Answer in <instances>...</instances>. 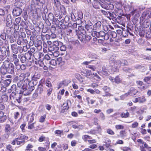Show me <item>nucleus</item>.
I'll return each mask as SVG.
<instances>
[{
    "mask_svg": "<svg viewBox=\"0 0 151 151\" xmlns=\"http://www.w3.org/2000/svg\"><path fill=\"white\" fill-rule=\"evenodd\" d=\"M121 65H128L127 61L125 60H120Z\"/></svg>",
    "mask_w": 151,
    "mask_h": 151,
    "instance_id": "nucleus-45",
    "label": "nucleus"
},
{
    "mask_svg": "<svg viewBox=\"0 0 151 151\" xmlns=\"http://www.w3.org/2000/svg\"><path fill=\"white\" fill-rule=\"evenodd\" d=\"M73 31L70 29H68L66 31V34L67 35L70 36H73Z\"/></svg>",
    "mask_w": 151,
    "mask_h": 151,
    "instance_id": "nucleus-33",
    "label": "nucleus"
},
{
    "mask_svg": "<svg viewBox=\"0 0 151 151\" xmlns=\"http://www.w3.org/2000/svg\"><path fill=\"white\" fill-rule=\"evenodd\" d=\"M114 65L116 69L120 68L121 65V62L120 60H115L114 62Z\"/></svg>",
    "mask_w": 151,
    "mask_h": 151,
    "instance_id": "nucleus-15",
    "label": "nucleus"
},
{
    "mask_svg": "<svg viewBox=\"0 0 151 151\" xmlns=\"http://www.w3.org/2000/svg\"><path fill=\"white\" fill-rule=\"evenodd\" d=\"M53 89L52 87L50 88L49 89L47 90V95L48 96H50V95L51 94L52 92V91Z\"/></svg>",
    "mask_w": 151,
    "mask_h": 151,
    "instance_id": "nucleus-64",
    "label": "nucleus"
},
{
    "mask_svg": "<svg viewBox=\"0 0 151 151\" xmlns=\"http://www.w3.org/2000/svg\"><path fill=\"white\" fill-rule=\"evenodd\" d=\"M87 23H88L86 24L85 26L86 29H87L88 31L89 30H92V26L93 24L89 21Z\"/></svg>",
    "mask_w": 151,
    "mask_h": 151,
    "instance_id": "nucleus-16",
    "label": "nucleus"
},
{
    "mask_svg": "<svg viewBox=\"0 0 151 151\" xmlns=\"http://www.w3.org/2000/svg\"><path fill=\"white\" fill-rule=\"evenodd\" d=\"M46 0H33L35 4H38V2H40L42 4H44Z\"/></svg>",
    "mask_w": 151,
    "mask_h": 151,
    "instance_id": "nucleus-35",
    "label": "nucleus"
},
{
    "mask_svg": "<svg viewBox=\"0 0 151 151\" xmlns=\"http://www.w3.org/2000/svg\"><path fill=\"white\" fill-rule=\"evenodd\" d=\"M12 23V17L10 14H8L6 19V34H9L11 30V26Z\"/></svg>",
    "mask_w": 151,
    "mask_h": 151,
    "instance_id": "nucleus-2",
    "label": "nucleus"
},
{
    "mask_svg": "<svg viewBox=\"0 0 151 151\" xmlns=\"http://www.w3.org/2000/svg\"><path fill=\"white\" fill-rule=\"evenodd\" d=\"M9 133H6L5 134L1 137V138L3 140H5L7 139L9 136Z\"/></svg>",
    "mask_w": 151,
    "mask_h": 151,
    "instance_id": "nucleus-39",
    "label": "nucleus"
},
{
    "mask_svg": "<svg viewBox=\"0 0 151 151\" xmlns=\"http://www.w3.org/2000/svg\"><path fill=\"white\" fill-rule=\"evenodd\" d=\"M78 39L81 41L82 42L86 43V41L85 38H86V36L84 35H83L81 34H79L78 36Z\"/></svg>",
    "mask_w": 151,
    "mask_h": 151,
    "instance_id": "nucleus-13",
    "label": "nucleus"
},
{
    "mask_svg": "<svg viewBox=\"0 0 151 151\" xmlns=\"http://www.w3.org/2000/svg\"><path fill=\"white\" fill-rule=\"evenodd\" d=\"M55 47L53 45L50 46H48V50L49 51L51 52L52 54H53L54 56H55V53H57V52L55 50Z\"/></svg>",
    "mask_w": 151,
    "mask_h": 151,
    "instance_id": "nucleus-12",
    "label": "nucleus"
},
{
    "mask_svg": "<svg viewBox=\"0 0 151 151\" xmlns=\"http://www.w3.org/2000/svg\"><path fill=\"white\" fill-rule=\"evenodd\" d=\"M86 38H85L86 43L87 42H89L91 39V36L89 35H85Z\"/></svg>",
    "mask_w": 151,
    "mask_h": 151,
    "instance_id": "nucleus-58",
    "label": "nucleus"
},
{
    "mask_svg": "<svg viewBox=\"0 0 151 151\" xmlns=\"http://www.w3.org/2000/svg\"><path fill=\"white\" fill-rule=\"evenodd\" d=\"M110 35L113 38H115L117 37V34L115 32H111L110 33Z\"/></svg>",
    "mask_w": 151,
    "mask_h": 151,
    "instance_id": "nucleus-61",
    "label": "nucleus"
},
{
    "mask_svg": "<svg viewBox=\"0 0 151 151\" xmlns=\"http://www.w3.org/2000/svg\"><path fill=\"white\" fill-rule=\"evenodd\" d=\"M18 58H20V61L22 63L26 62V60H27L25 55L23 54L19 55Z\"/></svg>",
    "mask_w": 151,
    "mask_h": 151,
    "instance_id": "nucleus-17",
    "label": "nucleus"
},
{
    "mask_svg": "<svg viewBox=\"0 0 151 151\" xmlns=\"http://www.w3.org/2000/svg\"><path fill=\"white\" fill-rule=\"evenodd\" d=\"M7 70V72L11 74H12L14 73V67L13 64L11 63L9 66H8V68H6Z\"/></svg>",
    "mask_w": 151,
    "mask_h": 151,
    "instance_id": "nucleus-7",
    "label": "nucleus"
},
{
    "mask_svg": "<svg viewBox=\"0 0 151 151\" xmlns=\"http://www.w3.org/2000/svg\"><path fill=\"white\" fill-rule=\"evenodd\" d=\"M86 68L91 69L93 71H95L96 69V68L94 65H88L86 66Z\"/></svg>",
    "mask_w": 151,
    "mask_h": 151,
    "instance_id": "nucleus-56",
    "label": "nucleus"
},
{
    "mask_svg": "<svg viewBox=\"0 0 151 151\" xmlns=\"http://www.w3.org/2000/svg\"><path fill=\"white\" fill-rule=\"evenodd\" d=\"M30 74L29 72L21 74L19 77L15 76L13 81L17 83L18 87L21 90L18 91L15 84L12 85L11 88L12 93L23 94L24 95H28L31 94V92L34 89L35 86L37 85L36 81L32 80L29 82V79L28 78Z\"/></svg>",
    "mask_w": 151,
    "mask_h": 151,
    "instance_id": "nucleus-1",
    "label": "nucleus"
},
{
    "mask_svg": "<svg viewBox=\"0 0 151 151\" xmlns=\"http://www.w3.org/2000/svg\"><path fill=\"white\" fill-rule=\"evenodd\" d=\"M70 18L69 17L66 16L64 19H62L60 21L61 23L62 24H66L68 23L69 21Z\"/></svg>",
    "mask_w": 151,
    "mask_h": 151,
    "instance_id": "nucleus-18",
    "label": "nucleus"
},
{
    "mask_svg": "<svg viewBox=\"0 0 151 151\" xmlns=\"http://www.w3.org/2000/svg\"><path fill=\"white\" fill-rule=\"evenodd\" d=\"M53 24H55L56 25H58L60 23V21L58 20V19L54 18L53 20L52 21Z\"/></svg>",
    "mask_w": 151,
    "mask_h": 151,
    "instance_id": "nucleus-44",
    "label": "nucleus"
},
{
    "mask_svg": "<svg viewBox=\"0 0 151 151\" xmlns=\"http://www.w3.org/2000/svg\"><path fill=\"white\" fill-rule=\"evenodd\" d=\"M114 82L118 84L121 82V80L118 76H116L114 78Z\"/></svg>",
    "mask_w": 151,
    "mask_h": 151,
    "instance_id": "nucleus-37",
    "label": "nucleus"
},
{
    "mask_svg": "<svg viewBox=\"0 0 151 151\" xmlns=\"http://www.w3.org/2000/svg\"><path fill=\"white\" fill-rule=\"evenodd\" d=\"M101 12L104 15L106 16L107 17H116L115 13L114 12L111 13L110 12L106 11L104 10H100Z\"/></svg>",
    "mask_w": 151,
    "mask_h": 151,
    "instance_id": "nucleus-6",
    "label": "nucleus"
},
{
    "mask_svg": "<svg viewBox=\"0 0 151 151\" xmlns=\"http://www.w3.org/2000/svg\"><path fill=\"white\" fill-rule=\"evenodd\" d=\"M6 34L4 32L2 33L0 36L1 38L4 40H5L6 39Z\"/></svg>",
    "mask_w": 151,
    "mask_h": 151,
    "instance_id": "nucleus-46",
    "label": "nucleus"
},
{
    "mask_svg": "<svg viewBox=\"0 0 151 151\" xmlns=\"http://www.w3.org/2000/svg\"><path fill=\"white\" fill-rule=\"evenodd\" d=\"M121 149L123 151H131V149L127 147H122L121 148Z\"/></svg>",
    "mask_w": 151,
    "mask_h": 151,
    "instance_id": "nucleus-57",
    "label": "nucleus"
},
{
    "mask_svg": "<svg viewBox=\"0 0 151 151\" xmlns=\"http://www.w3.org/2000/svg\"><path fill=\"white\" fill-rule=\"evenodd\" d=\"M11 63H10L9 61L8 60H5L3 63V65L5 68H8V66H9V65Z\"/></svg>",
    "mask_w": 151,
    "mask_h": 151,
    "instance_id": "nucleus-29",
    "label": "nucleus"
},
{
    "mask_svg": "<svg viewBox=\"0 0 151 151\" xmlns=\"http://www.w3.org/2000/svg\"><path fill=\"white\" fill-rule=\"evenodd\" d=\"M102 89L103 91H104V92H108L110 91V88L107 86H104L103 88Z\"/></svg>",
    "mask_w": 151,
    "mask_h": 151,
    "instance_id": "nucleus-53",
    "label": "nucleus"
},
{
    "mask_svg": "<svg viewBox=\"0 0 151 151\" xmlns=\"http://www.w3.org/2000/svg\"><path fill=\"white\" fill-rule=\"evenodd\" d=\"M91 35L93 37H94L96 36L97 37V33L98 32L95 31H91Z\"/></svg>",
    "mask_w": 151,
    "mask_h": 151,
    "instance_id": "nucleus-59",
    "label": "nucleus"
},
{
    "mask_svg": "<svg viewBox=\"0 0 151 151\" xmlns=\"http://www.w3.org/2000/svg\"><path fill=\"white\" fill-rule=\"evenodd\" d=\"M115 15H116V17H112L115 19L117 22H120L122 19V16H124L123 15H117L115 13Z\"/></svg>",
    "mask_w": 151,
    "mask_h": 151,
    "instance_id": "nucleus-22",
    "label": "nucleus"
},
{
    "mask_svg": "<svg viewBox=\"0 0 151 151\" xmlns=\"http://www.w3.org/2000/svg\"><path fill=\"white\" fill-rule=\"evenodd\" d=\"M101 23L100 21H98L93 26V30L99 29L101 27Z\"/></svg>",
    "mask_w": 151,
    "mask_h": 151,
    "instance_id": "nucleus-10",
    "label": "nucleus"
},
{
    "mask_svg": "<svg viewBox=\"0 0 151 151\" xmlns=\"http://www.w3.org/2000/svg\"><path fill=\"white\" fill-rule=\"evenodd\" d=\"M101 73L104 75H106L108 73L105 67L104 66L102 67V70H101Z\"/></svg>",
    "mask_w": 151,
    "mask_h": 151,
    "instance_id": "nucleus-31",
    "label": "nucleus"
},
{
    "mask_svg": "<svg viewBox=\"0 0 151 151\" xmlns=\"http://www.w3.org/2000/svg\"><path fill=\"white\" fill-rule=\"evenodd\" d=\"M70 17L72 20L75 21L76 20V17L74 14L73 13L71 12L70 13Z\"/></svg>",
    "mask_w": 151,
    "mask_h": 151,
    "instance_id": "nucleus-60",
    "label": "nucleus"
},
{
    "mask_svg": "<svg viewBox=\"0 0 151 151\" xmlns=\"http://www.w3.org/2000/svg\"><path fill=\"white\" fill-rule=\"evenodd\" d=\"M141 57L144 59H145L148 60H151V57L148 56L146 55H142Z\"/></svg>",
    "mask_w": 151,
    "mask_h": 151,
    "instance_id": "nucleus-54",
    "label": "nucleus"
},
{
    "mask_svg": "<svg viewBox=\"0 0 151 151\" xmlns=\"http://www.w3.org/2000/svg\"><path fill=\"white\" fill-rule=\"evenodd\" d=\"M105 33L103 31H101L99 32H98L97 33V37L99 38L100 37H103Z\"/></svg>",
    "mask_w": 151,
    "mask_h": 151,
    "instance_id": "nucleus-30",
    "label": "nucleus"
},
{
    "mask_svg": "<svg viewBox=\"0 0 151 151\" xmlns=\"http://www.w3.org/2000/svg\"><path fill=\"white\" fill-rule=\"evenodd\" d=\"M42 18L44 20H45V22L48 25L50 26L51 25V23L50 22V20H48L47 18L46 17V15L45 13H44L42 15Z\"/></svg>",
    "mask_w": 151,
    "mask_h": 151,
    "instance_id": "nucleus-21",
    "label": "nucleus"
},
{
    "mask_svg": "<svg viewBox=\"0 0 151 151\" xmlns=\"http://www.w3.org/2000/svg\"><path fill=\"white\" fill-rule=\"evenodd\" d=\"M107 132L109 134L111 135H113L114 134V132L112 130L109 129H107Z\"/></svg>",
    "mask_w": 151,
    "mask_h": 151,
    "instance_id": "nucleus-62",
    "label": "nucleus"
},
{
    "mask_svg": "<svg viewBox=\"0 0 151 151\" xmlns=\"http://www.w3.org/2000/svg\"><path fill=\"white\" fill-rule=\"evenodd\" d=\"M77 24L76 23H74L73 24L70 23H68V26L69 27L72 26L73 28H76L77 27Z\"/></svg>",
    "mask_w": 151,
    "mask_h": 151,
    "instance_id": "nucleus-42",
    "label": "nucleus"
},
{
    "mask_svg": "<svg viewBox=\"0 0 151 151\" xmlns=\"http://www.w3.org/2000/svg\"><path fill=\"white\" fill-rule=\"evenodd\" d=\"M17 43L19 45H23V39L21 37H18L17 39Z\"/></svg>",
    "mask_w": 151,
    "mask_h": 151,
    "instance_id": "nucleus-19",
    "label": "nucleus"
},
{
    "mask_svg": "<svg viewBox=\"0 0 151 151\" xmlns=\"http://www.w3.org/2000/svg\"><path fill=\"white\" fill-rule=\"evenodd\" d=\"M116 128L117 129H122L124 128V127L121 125H117L115 126Z\"/></svg>",
    "mask_w": 151,
    "mask_h": 151,
    "instance_id": "nucleus-63",
    "label": "nucleus"
},
{
    "mask_svg": "<svg viewBox=\"0 0 151 151\" xmlns=\"http://www.w3.org/2000/svg\"><path fill=\"white\" fill-rule=\"evenodd\" d=\"M19 58L17 55L13 54L11 55L10 59L11 61L14 62V63L19 61Z\"/></svg>",
    "mask_w": 151,
    "mask_h": 151,
    "instance_id": "nucleus-11",
    "label": "nucleus"
},
{
    "mask_svg": "<svg viewBox=\"0 0 151 151\" xmlns=\"http://www.w3.org/2000/svg\"><path fill=\"white\" fill-rule=\"evenodd\" d=\"M119 135L120 137L124 138L127 136V132L124 130H122L120 132Z\"/></svg>",
    "mask_w": 151,
    "mask_h": 151,
    "instance_id": "nucleus-25",
    "label": "nucleus"
},
{
    "mask_svg": "<svg viewBox=\"0 0 151 151\" xmlns=\"http://www.w3.org/2000/svg\"><path fill=\"white\" fill-rule=\"evenodd\" d=\"M43 89L44 87L43 85L41 84H39L35 90V93L33 95V98H36L39 95L41 94L43 92Z\"/></svg>",
    "mask_w": 151,
    "mask_h": 151,
    "instance_id": "nucleus-3",
    "label": "nucleus"
},
{
    "mask_svg": "<svg viewBox=\"0 0 151 151\" xmlns=\"http://www.w3.org/2000/svg\"><path fill=\"white\" fill-rule=\"evenodd\" d=\"M14 63L15 66L16 68L18 70L20 69V66L21 65L19 64V61L15 62Z\"/></svg>",
    "mask_w": 151,
    "mask_h": 151,
    "instance_id": "nucleus-36",
    "label": "nucleus"
},
{
    "mask_svg": "<svg viewBox=\"0 0 151 151\" xmlns=\"http://www.w3.org/2000/svg\"><path fill=\"white\" fill-rule=\"evenodd\" d=\"M60 49L61 51H65L66 50V46L64 45H63V44L60 45Z\"/></svg>",
    "mask_w": 151,
    "mask_h": 151,
    "instance_id": "nucleus-48",
    "label": "nucleus"
},
{
    "mask_svg": "<svg viewBox=\"0 0 151 151\" xmlns=\"http://www.w3.org/2000/svg\"><path fill=\"white\" fill-rule=\"evenodd\" d=\"M16 139L17 140V145H23L25 141H23V140H19L18 138H17Z\"/></svg>",
    "mask_w": 151,
    "mask_h": 151,
    "instance_id": "nucleus-41",
    "label": "nucleus"
},
{
    "mask_svg": "<svg viewBox=\"0 0 151 151\" xmlns=\"http://www.w3.org/2000/svg\"><path fill=\"white\" fill-rule=\"evenodd\" d=\"M117 15H123L124 16V14L123 13V12L122 9H116V14Z\"/></svg>",
    "mask_w": 151,
    "mask_h": 151,
    "instance_id": "nucleus-20",
    "label": "nucleus"
},
{
    "mask_svg": "<svg viewBox=\"0 0 151 151\" xmlns=\"http://www.w3.org/2000/svg\"><path fill=\"white\" fill-rule=\"evenodd\" d=\"M54 5L56 7L59 6L60 4V3L59 0H53Z\"/></svg>",
    "mask_w": 151,
    "mask_h": 151,
    "instance_id": "nucleus-50",
    "label": "nucleus"
},
{
    "mask_svg": "<svg viewBox=\"0 0 151 151\" xmlns=\"http://www.w3.org/2000/svg\"><path fill=\"white\" fill-rule=\"evenodd\" d=\"M0 71L1 73L3 75L6 74L7 72V70L6 68H4V67H1L0 69Z\"/></svg>",
    "mask_w": 151,
    "mask_h": 151,
    "instance_id": "nucleus-34",
    "label": "nucleus"
},
{
    "mask_svg": "<svg viewBox=\"0 0 151 151\" xmlns=\"http://www.w3.org/2000/svg\"><path fill=\"white\" fill-rule=\"evenodd\" d=\"M20 24L21 26L25 29L27 28L28 27V23L24 21H22Z\"/></svg>",
    "mask_w": 151,
    "mask_h": 151,
    "instance_id": "nucleus-23",
    "label": "nucleus"
},
{
    "mask_svg": "<svg viewBox=\"0 0 151 151\" xmlns=\"http://www.w3.org/2000/svg\"><path fill=\"white\" fill-rule=\"evenodd\" d=\"M114 5L112 4L109 3L107 4V10H112L114 9Z\"/></svg>",
    "mask_w": 151,
    "mask_h": 151,
    "instance_id": "nucleus-32",
    "label": "nucleus"
},
{
    "mask_svg": "<svg viewBox=\"0 0 151 151\" xmlns=\"http://www.w3.org/2000/svg\"><path fill=\"white\" fill-rule=\"evenodd\" d=\"M121 117L122 118H127L129 117V113L127 112L126 113H124V112H122L121 115Z\"/></svg>",
    "mask_w": 151,
    "mask_h": 151,
    "instance_id": "nucleus-24",
    "label": "nucleus"
},
{
    "mask_svg": "<svg viewBox=\"0 0 151 151\" xmlns=\"http://www.w3.org/2000/svg\"><path fill=\"white\" fill-rule=\"evenodd\" d=\"M6 119V116L4 115L3 112L0 111V122L2 123L5 122Z\"/></svg>",
    "mask_w": 151,
    "mask_h": 151,
    "instance_id": "nucleus-8",
    "label": "nucleus"
},
{
    "mask_svg": "<svg viewBox=\"0 0 151 151\" xmlns=\"http://www.w3.org/2000/svg\"><path fill=\"white\" fill-rule=\"evenodd\" d=\"M86 77L88 78H93V73L92 74L91 72L87 73Z\"/></svg>",
    "mask_w": 151,
    "mask_h": 151,
    "instance_id": "nucleus-55",
    "label": "nucleus"
},
{
    "mask_svg": "<svg viewBox=\"0 0 151 151\" xmlns=\"http://www.w3.org/2000/svg\"><path fill=\"white\" fill-rule=\"evenodd\" d=\"M46 85L49 88L52 87V85L51 82L49 80H46L45 83Z\"/></svg>",
    "mask_w": 151,
    "mask_h": 151,
    "instance_id": "nucleus-40",
    "label": "nucleus"
},
{
    "mask_svg": "<svg viewBox=\"0 0 151 151\" xmlns=\"http://www.w3.org/2000/svg\"><path fill=\"white\" fill-rule=\"evenodd\" d=\"M53 45L57 48L56 50L59 49V47L62 44L61 42L58 41H55L53 42Z\"/></svg>",
    "mask_w": 151,
    "mask_h": 151,
    "instance_id": "nucleus-14",
    "label": "nucleus"
},
{
    "mask_svg": "<svg viewBox=\"0 0 151 151\" xmlns=\"http://www.w3.org/2000/svg\"><path fill=\"white\" fill-rule=\"evenodd\" d=\"M128 31L126 29H122V35L124 37H126L128 35Z\"/></svg>",
    "mask_w": 151,
    "mask_h": 151,
    "instance_id": "nucleus-26",
    "label": "nucleus"
},
{
    "mask_svg": "<svg viewBox=\"0 0 151 151\" xmlns=\"http://www.w3.org/2000/svg\"><path fill=\"white\" fill-rule=\"evenodd\" d=\"M46 117V115H44L43 116H41L40 119L39 121L40 122H43L45 121V119Z\"/></svg>",
    "mask_w": 151,
    "mask_h": 151,
    "instance_id": "nucleus-51",
    "label": "nucleus"
},
{
    "mask_svg": "<svg viewBox=\"0 0 151 151\" xmlns=\"http://www.w3.org/2000/svg\"><path fill=\"white\" fill-rule=\"evenodd\" d=\"M26 137L22 134H21V135L20 137H19L18 138H18L19 140H23V141H25V139Z\"/></svg>",
    "mask_w": 151,
    "mask_h": 151,
    "instance_id": "nucleus-52",
    "label": "nucleus"
},
{
    "mask_svg": "<svg viewBox=\"0 0 151 151\" xmlns=\"http://www.w3.org/2000/svg\"><path fill=\"white\" fill-rule=\"evenodd\" d=\"M11 129V127L9 125L7 124L6 125L4 129L6 133H9V132H10Z\"/></svg>",
    "mask_w": 151,
    "mask_h": 151,
    "instance_id": "nucleus-28",
    "label": "nucleus"
},
{
    "mask_svg": "<svg viewBox=\"0 0 151 151\" xmlns=\"http://www.w3.org/2000/svg\"><path fill=\"white\" fill-rule=\"evenodd\" d=\"M50 63L51 65L54 66L56 65L57 64V61L54 59H52L50 61Z\"/></svg>",
    "mask_w": 151,
    "mask_h": 151,
    "instance_id": "nucleus-38",
    "label": "nucleus"
},
{
    "mask_svg": "<svg viewBox=\"0 0 151 151\" xmlns=\"http://www.w3.org/2000/svg\"><path fill=\"white\" fill-rule=\"evenodd\" d=\"M11 47L13 53L17 54L18 52V49L16 44H13L11 45Z\"/></svg>",
    "mask_w": 151,
    "mask_h": 151,
    "instance_id": "nucleus-9",
    "label": "nucleus"
},
{
    "mask_svg": "<svg viewBox=\"0 0 151 151\" xmlns=\"http://www.w3.org/2000/svg\"><path fill=\"white\" fill-rule=\"evenodd\" d=\"M22 12V9L21 7H15L12 11V14L14 16H18L20 15Z\"/></svg>",
    "mask_w": 151,
    "mask_h": 151,
    "instance_id": "nucleus-4",
    "label": "nucleus"
},
{
    "mask_svg": "<svg viewBox=\"0 0 151 151\" xmlns=\"http://www.w3.org/2000/svg\"><path fill=\"white\" fill-rule=\"evenodd\" d=\"M11 80L9 79L6 80L4 81V83L6 86H8L11 83Z\"/></svg>",
    "mask_w": 151,
    "mask_h": 151,
    "instance_id": "nucleus-49",
    "label": "nucleus"
},
{
    "mask_svg": "<svg viewBox=\"0 0 151 151\" xmlns=\"http://www.w3.org/2000/svg\"><path fill=\"white\" fill-rule=\"evenodd\" d=\"M102 96L103 97H110L111 96H113V95L111 94L108 92H104V93L102 94Z\"/></svg>",
    "mask_w": 151,
    "mask_h": 151,
    "instance_id": "nucleus-47",
    "label": "nucleus"
},
{
    "mask_svg": "<svg viewBox=\"0 0 151 151\" xmlns=\"http://www.w3.org/2000/svg\"><path fill=\"white\" fill-rule=\"evenodd\" d=\"M47 18L48 20H50V22L53 20L54 18L53 14L52 13H49Z\"/></svg>",
    "mask_w": 151,
    "mask_h": 151,
    "instance_id": "nucleus-27",
    "label": "nucleus"
},
{
    "mask_svg": "<svg viewBox=\"0 0 151 151\" xmlns=\"http://www.w3.org/2000/svg\"><path fill=\"white\" fill-rule=\"evenodd\" d=\"M139 103H142L146 101V99L144 96H142L141 97H139Z\"/></svg>",
    "mask_w": 151,
    "mask_h": 151,
    "instance_id": "nucleus-43",
    "label": "nucleus"
},
{
    "mask_svg": "<svg viewBox=\"0 0 151 151\" xmlns=\"http://www.w3.org/2000/svg\"><path fill=\"white\" fill-rule=\"evenodd\" d=\"M33 57L36 60H42L44 55L38 52H35L33 53Z\"/></svg>",
    "mask_w": 151,
    "mask_h": 151,
    "instance_id": "nucleus-5",
    "label": "nucleus"
}]
</instances>
